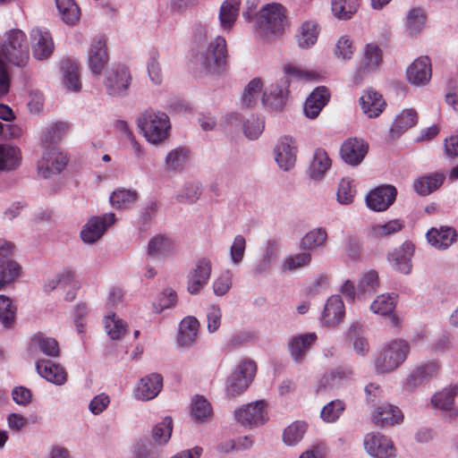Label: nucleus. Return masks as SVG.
Wrapping results in <instances>:
<instances>
[{
	"label": "nucleus",
	"mask_w": 458,
	"mask_h": 458,
	"mask_svg": "<svg viewBox=\"0 0 458 458\" xmlns=\"http://www.w3.org/2000/svg\"><path fill=\"white\" fill-rule=\"evenodd\" d=\"M173 420L171 417H165L152 429V438L157 445H165L172 435Z\"/></svg>",
	"instance_id": "nucleus-58"
},
{
	"label": "nucleus",
	"mask_w": 458,
	"mask_h": 458,
	"mask_svg": "<svg viewBox=\"0 0 458 458\" xmlns=\"http://www.w3.org/2000/svg\"><path fill=\"white\" fill-rule=\"evenodd\" d=\"M318 35V25L315 22H304L296 36L298 46L302 49L310 48L317 42Z\"/></svg>",
	"instance_id": "nucleus-47"
},
{
	"label": "nucleus",
	"mask_w": 458,
	"mask_h": 458,
	"mask_svg": "<svg viewBox=\"0 0 458 458\" xmlns=\"http://www.w3.org/2000/svg\"><path fill=\"white\" fill-rule=\"evenodd\" d=\"M330 94L326 87H318L307 98L304 114L310 119L316 118L329 101Z\"/></svg>",
	"instance_id": "nucleus-27"
},
{
	"label": "nucleus",
	"mask_w": 458,
	"mask_h": 458,
	"mask_svg": "<svg viewBox=\"0 0 458 458\" xmlns=\"http://www.w3.org/2000/svg\"><path fill=\"white\" fill-rule=\"evenodd\" d=\"M445 176L443 173H432L419 176L413 182L414 191L420 196H428L437 191L444 183Z\"/></svg>",
	"instance_id": "nucleus-32"
},
{
	"label": "nucleus",
	"mask_w": 458,
	"mask_h": 458,
	"mask_svg": "<svg viewBox=\"0 0 458 458\" xmlns=\"http://www.w3.org/2000/svg\"><path fill=\"white\" fill-rule=\"evenodd\" d=\"M138 200V192L136 190L118 188L114 190L109 197L110 204L117 209L131 208Z\"/></svg>",
	"instance_id": "nucleus-37"
},
{
	"label": "nucleus",
	"mask_w": 458,
	"mask_h": 458,
	"mask_svg": "<svg viewBox=\"0 0 458 458\" xmlns=\"http://www.w3.org/2000/svg\"><path fill=\"white\" fill-rule=\"evenodd\" d=\"M413 254V247L411 243H404L400 248L394 250L388 257L393 267L403 274H409L411 269V259Z\"/></svg>",
	"instance_id": "nucleus-29"
},
{
	"label": "nucleus",
	"mask_w": 458,
	"mask_h": 458,
	"mask_svg": "<svg viewBox=\"0 0 458 458\" xmlns=\"http://www.w3.org/2000/svg\"><path fill=\"white\" fill-rule=\"evenodd\" d=\"M330 166L331 159L327 153L322 148L316 149L310 165V176L313 179L319 180L324 176Z\"/></svg>",
	"instance_id": "nucleus-45"
},
{
	"label": "nucleus",
	"mask_w": 458,
	"mask_h": 458,
	"mask_svg": "<svg viewBox=\"0 0 458 458\" xmlns=\"http://www.w3.org/2000/svg\"><path fill=\"white\" fill-rule=\"evenodd\" d=\"M363 445L366 452L374 458H394L396 454L392 440L379 433L367 434Z\"/></svg>",
	"instance_id": "nucleus-11"
},
{
	"label": "nucleus",
	"mask_w": 458,
	"mask_h": 458,
	"mask_svg": "<svg viewBox=\"0 0 458 458\" xmlns=\"http://www.w3.org/2000/svg\"><path fill=\"white\" fill-rule=\"evenodd\" d=\"M137 125L147 141L157 145L168 136L170 121L166 114L147 110L137 118Z\"/></svg>",
	"instance_id": "nucleus-4"
},
{
	"label": "nucleus",
	"mask_w": 458,
	"mask_h": 458,
	"mask_svg": "<svg viewBox=\"0 0 458 458\" xmlns=\"http://www.w3.org/2000/svg\"><path fill=\"white\" fill-rule=\"evenodd\" d=\"M426 24V13L421 8H412L406 15L405 27L410 35L420 34Z\"/></svg>",
	"instance_id": "nucleus-50"
},
{
	"label": "nucleus",
	"mask_w": 458,
	"mask_h": 458,
	"mask_svg": "<svg viewBox=\"0 0 458 458\" xmlns=\"http://www.w3.org/2000/svg\"><path fill=\"white\" fill-rule=\"evenodd\" d=\"M105 329L112 340H119L128 332L127 325L114 313L105 318Z\"/></svg>",
	"instance_id": "nucleus-52"
},
{
	"label": "nucleus",
	"mask_w": 458,
	"mask_h": 458,
	"mask_svg": "<svg viewBox=\"0 0 458 458\" xmlns=\"http://www.w3.org/2000/svg\"><path fill=\"white\" fill-rule=\"evenodd\" d=\"M403 223L400 219H393L385 224H374L369 227V234L375 238L387 237L400 232Z\"/></svg>",
	"instance_id": "nucleus-53"
},
{
	"label": "nucleus",
	"mask_w": 458,
	"mask_h": 458,
	"mask_svg": "<svg viewBox=\"0 0 458 458\" xmlns=\"http://www.w3.org/2000/svg\"><path fill=\"white\" fill-rule=\"evenodd\" d=\"M28 60L29 48L25 33L20 30L9 31L0 50V89L2 91H8L9 89L6 63L23 67Z\"/></svg>",
	"instance_id": "nucleus-1"
},
{
	"label": "nucleus",
	"mask_w": 458,
	"mask_h": 458,
	"mask_svg": "<svg viewBox=\"0 0 458 458\" xmlns=\"http://www.w3.org/2000/svg\"><path fill=\"white\" fill-rule=\"evenodd\" d=\"M189 150L184 148H176L169 151L165 157V167L168 171H178L183 168L188 162Z\"/></svg>",
	"instance_id": "nucleus-55"
},
{
	"label": "nucleus",
	"mask_w": 458,
	"mask_h": 458,
	"mask_svg": "<svg viewBox=\"0 0 458 458\" xmlns=\"http://www.w3.org/2000/svg\"><path fill=\"white\" fill-rule=\"evenodd\" d=\"M312 260L310 252H300L289 255L284 261L283 267L287 270L294 271L310 266Z\"/></svg>",
	"instance_id": "nucleus-60"
},
{
	"label": "nucleus",
	"mask_w": 458,
	"mask_h": 458,
	"mask_svg": "<svg viewBox=\"0 0 458 458\" xmlns=\"http://www.w3.org/2000/svg\"><path fill=\"white\" fill-rule=\"evenodd\" d=\"M358 0H332L333 14L338 20H349L359 9Z\"/></svg>",
	"instance_id": "nucleus-49"
},
{
	"label": "nucleus",
	"mask_w": 458,
	"mask_h": 458,
	"mask_svg": "<svg viewBox=\"0 0 458 458\" xmlns=\"http://www.w3.org/2000/svg\"><path fill=\"white\" fill-rule=\"evenodd\" d=\"M257 366L253 360H244L241 361L226 380V395L234 397L242 394L254 378Z\"/></svg>",
	"instance_id": "nucleus-6"
},
{
	"label": "nucleus",
	"mask_w": 458,
	"mask_h": 458,
	"mask_svg": "<svg viewBox=\"0 0 458 458\" xmlns=\"http://www.w3.org/2000/svg\"><path fill=\"white\" fill-rule=\"evenodd\" d=\"M163 387L161 375L152 373L142 377L134 390V397L140 401H149L157 396Z\"/></svg>",
	"instance_id": "nucleus-20"
},
{
	"label": "nucleus",
	"mask_w": 458,
	"mask_h": 458,
	"mask_svg": "<svg viewBox=\"0 0 458 458\" xmlns=\"http://www.w3.org/2000/svg\"><path fill=\"white\" fill-rule=\"evenodd\" d=\"M68 163L67 156L57 148L44 149L38 161V174L44 178L60 174Z\"/></svg>",
	"instance_id": "nucleus-9"
},
{
	"label": "nucleus",
	"mask_w": 458,
	"mask_h": 458,
	"mask_svg": "<svg viewBox=\"0 0 458 458\" xmlns=\"http://www.w3.org/2000/svg\"><path fill=\"white\" fill-rule=\"evenodd\" d=\"M199 320L193 316L185 317L179 324L177 344L189 349L197 343Z\"/></svg>",
	"instance_id": "nucleus-26"
},
{
	"label": "nucleus",
	"mask_w": 458,
	"mask_h": 458,
	"mask_svg": "<svg viewBox=\"0 0 458 458\" xmlns=\"http://www.w3.org/2000/svg\"><path fill=\"white\" fill-rule=\"evenodd\" d=\"M62 20L69 25L75 24L81 16L80 8L73 0H55Z\"/></svg>",
	"instance_id": "nucleus-51"
},
{
	"label": "nucleus",
	"mask_w": 458,
	"mask_h": 458,
	"mask_svg": "<svg viewBox=\"0 0 458 458\" xmlns=\"http://www.w3.org/2000/svg\"><path fill=\"white\" fill-rule=\"evenodd\" d=\"M379 286L378 274L376 270H369L364 273L359 282L357 298L363 299L377 292Z\"/></svg>",
	"instance_id": "nucleus-44"
},
{
	"label": "nucleus",
	"mask_w": 458,
	"mask_h": 458,
	"mask_svg": "<svg viewBox=\"0 0 458 458\" xmlns=\"http://www.w3.org/2000/svg\"><path fill=\"white\" fill-rule=\"evenodd\" d=\"M368 144L360 139L350 138L344 140L340 148L342 159L350 165H358L368 153Z\"/></svg>",
	"instance_id": "nucleus-15"
},
{
	"label": "nucleus",
	"mask_w": 458,
	"mask_h": 458,
	"mask_svg": "<svg viewBox=\"0 0 458 458\" xmlns=\"http://www.w3.org/2000/svg\"><path fill=\"white\" fill-rule=\"evenodd\" d=\"M213 414L212 407L209 402L203 396H196L192 399L191 404V416L198 423H203L208 420Z\"/></svg>",
	"instance_id": "nucleus-43"
},
{
	"label": "nucleus",
	"mask_w": 458,
	"mask_h": 458,
	"mask_svg": "<svg viewBox=\"0 0 458 458\" xmlns=\"http://www.w3.org/2000/svg\"><path fill=\"white\" fill-rule=\"evenodd\" d=\"M236 420L244 427H257L264 424L267 420L266 403L256 401L238 408L234 411Z\"/></svg>",
	"instance_id": "nucleus-10"
},
{
	"label": "nucleus",
	"mask_w": 458,
	"mask_h": 458,
	"mask_svg": "<svg viewBox=\"0 0 458 458\" xmlns=\"http://www.w3.org/2000/svg\"><path fill=\"white\" fill-rule=\"evenodd\" d=\"M63 84L72 91H80L81 89V81L80 78L78 65L70 60H66L62 64Z\"/></svg>",
	"instance_id": "nucleus-38"
},
{
	"label": "nucleus",
	"mask_w": 458,
	"mask_h": 458,
	"mask_svg": "<svg viewBox=\"0 0 458 458\" xmlns=\"http://www.w3.org/2000/svg\"><path fill=\"white\" fill-rule=\"evenodd\" d=\"M396 195L397 191L393 185H381L368 193L366 204L369 209L382 212L393 205Z\"/></svg>",
	"instance_id": "nucleus-12"
},
{
	"label": "nucleus",
	"mask_w": 458,
	"mask_h": 458,
	"mask_svg": "<svg viewBox=\"0 0 458 458\" xmlns=\"http://www.w3.org/2000/svg\"><path fill=\"white\" fill-rule=\"evenodd\" d=\"M327 239V233L324 228H315L308 232L301 240L300 247L302 250H313L323 247Z\"/></svg>",
	"instance_id": "nucleus-48"
},
{
	"label": "nucleus",
	"mask_w": 458,
	"mask_h": 458,
	"mask_svg": "<svg viewBox=\"0 0 458 458\" xmlns=\"http://www.w3.org/2000/svg\"><path fill=\"white\" fill-rule=\"evenodd\" d=\"M36 369L40 377L56 386H63L67 381V372L60 364L49 360L36 362Z\"/></svg>",
	"instance_id": "nucleus-24"
},
{
	"label": "nucleus",
	"mask_w": 458,
	"mask_h": 458,
	"mask_svg": "<svg viewBox=\"0 0 458 458\" xmlns=\"http://www.w3.org/2000/svg\"><path fill=\"white\" fill-rule=\"evenodd\" d=\"M410 344L403 339H393L386 344L374 360L377 374L390 373L399 368L407 359Z\"/></svg>",
	"instance_id": "nucleus-3"
},
{
	"label": "nucleus",
	"mask_w": 458,
	"mask_h": 458,
	"mask_svg": "<svg viewBox=\"0 0 458 458\" xmlns=\"http://www.w3.org/2000/svg\"><path fill=\"white\" fill-rule=\"evenodd\" d=\"M395 308V298L390 294L378 295L370 305V310L380 316H388Z\"/></svg>",
	"instance_id": "nucleus-57"
},
{
	"label": "nucleus",
	"mask_w": 458,
	"mask_h": 458,
	"mask_svg": "<svg viewBox=\"0 0 458 458\" xmlns=\"http://www.w3.org/2000/svg\"><path fill=\"white\" fill-rule=\"evenodd\" d=\"M115 222L114 213L90 218L81 232V240L86 243H94L101 238L106 228Z\"/></svg>",
	"instance_id": "nucleus-13"
},
{
	"label": "nucleus",
	"mask_w": 458,
	"mask_h": 458,
	"mask_svg": "<svg viewBox=\"0 0 458 458\" xmlns=\"http://www.w3.org/2000/svg\"><path fill=\"white\" fill-rule=\"evenodd\" d=\"M21 159L17 147L0 144V172L16 168Z\"/></svg>",
	"instance_id": "nucleus-42"
},
{
	"label": "nucleus",
	"mask_w": 458,
	"mask_h": 458,
	"mask_svg": "<svg viewBox=\"0 0 458 458\" xmlns=\"http://www.w3.org/2000/svg\"><path fill=\"white\" fill-rule=\"evenodd\" d=\"M352 376L350 369L337 368L326 372L318 381L316 391L318 393L327 392L343 386Z\"/></svg>",
	"instance_id": "nucleus-23"
},
{
	"label": "nucleus",
	"mask_w": 458,
	"mask_h": 458,
	"mask_svg": "<svg viewBox=\"0 0 458 458\" xmlns=\"http://www.w3.org/2000/svg\"><path fill=\"white\" fill-rule=\"evenodd\" d=\"M289 78H282L275 84H271L261 98L262 104L273 110H281L285 105L288 94Z\"/></svg>",
	"instance_id": "nucleus-14"
},
{
	"label": "nucleus",
	"mask_w": 458,
	"mask_h": 458,
	"mask_svg": "<svg viewBox=\"0 0 458 458\" xmlns=\"http://www.w3.org/2000/svg\"><path fill=\"white\" fill-rule=\"evenodd\" d=\"M275 158L284 171H289L294 166L296 161L297 146L292 137H283L275 148Z\"/></svg>",
	"instance_id": "nucleus-16"
},
{
	"label": "nucleus",
	"mask_w": 458,
	"mask_h": 458,
	"mask_svg": "<svg viewBox=\"0 0 458 458\" xmlns=\"http://www.w3.org/2000/svg\"><path fill=\"white\" fill-rule=\"evenodd\" d=\"M355 47L352 40L346 35L339 38L334 49L336 58L341 60H351L354 54Z\"/></svg>",
	"instance_id": "nucleus-64"
},
{
	"label": "nucleus",
	"mask_w": 458,
	"mask_h": 458,
	"mask_svg": "<svg viewBox=\"0 0 458 458\" xmlns=\"http://www.w3.org/2000/svg\"><path fill=\"white\" fill-rule=\"evenodd\" d=\"M68 125L65 123L58 122L47 126L42 131L41 144L44 149L56 148V144L62 140L67 131Z\"/></svg>",
	"instance_id": "nucleus-35"
},
{
	"label": "nucleus",
	"mask_w": 458,
	"mask_h": 458,
	"mask_svg": "<svg viewBox=\"0 0 458 458\" xmlns=\"http://www.w3.org/2000/svg\"><path fill=\"white\" fill-rule=\"evenodd\" d=\"M226 41L223 37L217 36L204 49L199 51L195 61L206 73L219 75L226 69Z\"/></svg>",
	"instance_id": "nucleus-2"
},
{
	"label": "nucleus",
	"mask_w": 458,
	"mask_h": 458,
	"mask_svg": "<svg viewBox=\"0 0 458 458\" xmlns=\"http://www.w3.org/2000/svg\"><path fill=\"white\" fill-rule=\"evenodd\" d=\"M285 26L284 8L280 4H268L257 14L256 30L261 37L278 36Z\"/></svg>",
	"instance_id": "nucleus-5"
},
{
	"label": "nucleus",
	"mask_w": 458,
	"mask_h": 458,
	"mask_svg": "<svg viewBox=\"0 0 458 458\" xmlns=\"http://www.w3.org/2000/svg\"><path fill=\"white\" fill-rule=\"evenodd\" d=\"M360 105L368 117L376 118L383 112L386 103L378 92L368 89L360 96Z\"/></svg>",
	"instance_id": "nucleus-28"
},
{
	"label": "nucleus",
	"mask_w": 458,
	"mask_h": 458,
	"mask_svg": "<svg viewBox=\"0 0 458 458\" xmlns=\"http://www.w3.org/2000/svg\"><path fill=\"white\" fill-rule=\"evenodd\" d=\"M372 421L379 428L394 427L403 423V414L397 406L383 403L372 413Z\"/></svg>",
	"instance_id": "nucleus-19"
},
{
	"label": "nucleus",
	"mask_w": 458,
	"mask_h": 458,
	"mask_svg": "<svg viewBox=\"0 0 458 458\" xmlns=\"http://www.w3.org/2000/svg\"><path fill=\"white\" fill-rule=\"evenodd\" d=\"M408 81L416 85L427 84L432 74L431 63L428 56H420L414 60L406 71Z\"/></svg>",
	"instance_id": "nucleus-22"
},
{
	"label": "nucleus",
	"mask_w": 458,
	"mask_h": 458,
	"mask_svg": "<svg viewBox=\"0 0 458 458\" xmlns=\"http://www.w3.org/2000/svg\"><path fill=\"white\" fill-rule=\"evenodd\" d=\"M21 272V267L13 259H7L0 265V276L6 281L7 286L20 277Z\"/></svg>",
	"instance_id": "nucleus-63"
},
{
	"label": "nucleus",
	"mask_w": 458,
	"mask_h": 458,
	"mask_svg": "<svg viewBox=\"0 0 458 458\" xmlns=\"http://www.w3.org/2000/svg\"><path fill=\"white\" fill-rule=\"evenodd\" d=\"M428 242L438 250H445L457 240L456 231L448 226L440 229L432 228L427 233Z\"/></svg>",
	"instance_id": "nucleus-30"
},
{
	"label": "nucleus",
	"mask_w": 458,
	"mask_h": 458,
	"mask_svg": "<svg viewBox=\"0 0 458 458\" xmlns=\"http://www.w3.org/2000/svg\"><path fill=\"white\" fill-rule=\"evenodd\" d=\"M362 327L359 323H353L348 329V338L352 342V346L357 354L364 356L369 351V345L366 338L360 336Z\"/></svg>",
	"instance_id": "nucleus-54"
},
{
	"label": "nucleus",
	"mask_w": 458,
	"mask_h": 458,
	"mask_svg": "<svg viewBox=\"0 0 458 458\" xmlns=\"http://www.w3.org/2000/svg\"><path fill=\"white\" fill-rule=\"evenodd\" d=\"M177 250V245L170 237L158 234L149 240L147 252L153 259H164L173 256Z\"/></svg>",
	"instance_id": "nucleus-21"
},
{
	"label": "nucleus",
	"mask_w": 458,
	"mask_h": 458,
	"mask_svg": "<svg viewBox=\"0 0 458 458\" xmlns=\"http://www.w3.org/2000/svg\"><path fill=\"white\" fill-rule=\"evenodd\" d=\"M109 60L106 40L102 38L93 39L88 56V65L95 76H99Z\"/></svg>",
	"instance_id": "nucleus-18"
},
{
	"label": "nucleus",
	"mask_w": 458,
	"mask_h": 458,
	"mask_svg": "<svg viewBox=\"0 0 458 458\" xmlns=\"http://www.w3.org/2000/svg\"><path fill=\"white\" fill-rule=\"evenodd\" d=\"M213 263L208 257L194 259L187 274V291L192 295L199 294L209 283Z\"/></svg>",
	"instance_id": "nucleus-7"
},
{
	"label": "nucleus",
	"mask_w": 458,
	"mask_h": 458,
	"mask_svg": "<svg viewBox=\"0 0 458 458\" xmlns=\"http://www.w3.org/2000/svg\"><path fill=\"white\" fill-rule=\"evenodd\" d=\"M344 304L339 295L327 299L322 314V321L329 327L337 325L344 317Z\"/></svg>",
	"instance_id": "nucleus-31"
},
{
	"label": "nucleus",
	"mask_w": 458,
	"mask_h": 458,
	"mask_svg": "<svg viewBox=\"0 0 458 458\" xmlns=\"http://www.w3.org/2000/svg\"><path fill=\"white\" fill-rule=\"evenodd\" d=\"M33 55L38 60H45L54 51V42L48 30L35 28L30 31Z\"/></svg>",
	"instance_id": "nucleus-17"
},
{
	"label": "nucleus",
	"mask_w": 458,
	"mask_h": 458,
	"mask_svg": "<svg viewBox=\"0 0 458 458\" xmlns=\"http://www.w3.org/2000/svg\"><path fill=\"white\" fill-rule=\"evenodd\" d=\"M241 0H225L219 12V22L223 31H231L239 14Z\"/></svg>",
	"instance_id": "nucleus-34"
},
{
	"label": "nucleus",
	"mask_w": 458,
	"mask_h": 458,
	"mask_svg": "<svg viewBox=\"0 0 458 458\" xmlns=\"http://www.w3.org/2000/svg\"><path fill=\"white\" fill-rule=\"evenodd\" d=\"M345 409V403L341 400H334L325 405L320 412L321 419L327 422L332 423L336 421Z\"/></svg>",
	"instance_id": "nucleus-59"
},
{
	"label": "nucleus",
	"mask_w": 458,
	"mask_h": 458,
	"mask_svg": "<svg viewBox=\"0 0 458 458\" xmlns=\"http://www.w3.org/2000/svg\"><path fill=\"white\" fill-rule=\"evenodd\" d=\"M458 393V386L451 385L437 392L431 397L433 407L444 411H451L454 406V398Z\"/></svg>",
	"instance_id": "nucleus-40"
},
{
	"label": "nucleus",
	"mask_w": 458,
	"mask_h": 458,
	"mask_svg": "<svg viewBox=\"0 0 458 458\" xmlns=\"http://www.w3.org/2000/svg\"><path fill=\"white\" fill-rule=\"evenodd\" d=\"M263 83L260 79H252L244 88L242 96V104L247 108L256 106L260 99Z\"/></svg>",
	"instance_id": "nucleus-46"
},
{
	"label": "nucleus",
	"mask_w": 458,
	"mask_h": 458,
	"mask_svg": "<svg viewBox=\"0 0 458 458\" xmlns=\"http://www.w3.org/2000/svg\"><path fill=\"white\" fill-rule=\"evenodd\" d=\"M30 350H38L43 354L54 358L60 355L58 342L55 338L46 336L42 334L33 336Z\"/></svg>",
	"instance_id": "nucleus-39"
},
{
	"label": "nucleus",
	"mask_w": 458,
	"mask_h": 458,
	"mask_svg": "<svg viewBox=\"0 0 458 458\" xmlns=\"http://www.w3.org/2000/svg\"><path fill=\"white\" fill-rule=\"evenodd\" d=\"M131 73L123 64H114L105 71L103 85L106 93L111 97H123L131 85Z\"/></svg>",
	"instance_id": "nucleus-8"
},
{
	"label": "nucleus",
	"mask_w": 458,
	"mask_h": 458,
	"mask_svg": "<svg viewBox=\"0 0 458 458\" xmlns=\"http://www.w3.org/2000/svg\"><path fill=\"white\" fill-rule=\"evenodd\" d=\"M316 340L317 335L315 333H308L293 337L289 343V351L292 358L297 362L303 360Z\"/></svg>",
	"instance_id": "nucleus-33"
},
{
	"label": "nucleus",
	"mask_w": 458,
	"mask_h": 458,
	"mask_svg": "<svg viewBox=\"0 0 458 458\" xmlns=\"http://www.w3.org/2000/svg\"><path fill=\"white\" fill-rule=\"evenodd\" d=\"M308 425L304 421H294L284 431V443L289 446L297 445L303 437Z\"/></svg>",
	"instance_id": "nucleus-56"
},
{
	"label": "nucleus",
	"mask_w": 458,
	"mask_h": 458,
	"mask_svg": "<svg viewBox=\"0 0 458 458\" xmlns=\"http://www.w3.org/2000/svg\"><path fill=\"white\" fill-rule=\"evenodd\" d=\"M233 284V272L230 269L224 270L213 282V293L216 296H224L231 289Z\"/></svg>",
	"instance_id": "nucleus-61"
},
{
	"label": "nucleus",
	"mask_w": 458,
	"mask_h": 458,
	"mask_svg": "<svg viewBox=\"0 0 458 458\" xmlns=\"http://www.w3.org/2000/svg\"><path fill=\"white\" fill-rule=\"evenodd\" d=\"M383 63V54L380 47L375 43L364 47L363 55L360 63L358 73L362 77L377 71Z\"/></svg>",
	"instance_id": "nucleus-25"
},
{
	"label": "nucleus",
	"mask_w": 458,
	"mask_h": 458,
	"mask_svg": "<svg viewBox=\"0 0 458 458\" xmlns=\"http://www.w3.org/2000/svg\"><path fill=\"white\" fill-rule=\"evenodd\" d=\"M279 254V247L276 242H269L267 244L264 254L253 268L255 276H259L270 269Z\"/></svg>",
	"instance_id": "nucleus-41"
},
{
	"label": "nucleus",
	"mask_w": 458,
	"mask_h": 458,
	"mask_svg": "<svg viewBox=\"0 0 458 458\" xmlns=\"http://www.w3.org/2000/svg\"><path fill=\"white\" fill-rule=\"evenodd\" d=\"M16 314V307L12 300L5 295H0V321L4 327L13 324Z\"/></svg>",
	"instance_id": "nucleus-62"
},
{
	"label": "nucleus",
	"mask_w": 458,
	"mask_h": 458,
	"mask_svg": "<svg viewBox=\"0 0 458 458\" xmlns=\"http://www.w3.org/2000/svg\"><path fill=\"white\" fill-rule=\"evenodd\" d=\"M418 122L417 112L413 108L403 110L394 119L391 128L390 133L392 137L399 136L406 131L408 129L416 125Z\"/></svg>",
	"instance_id": "nucleus-36"
}]
</instances>
